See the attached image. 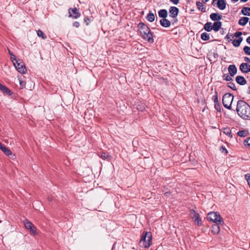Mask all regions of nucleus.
I'll return each instance as SVG.
<instances>
[{
    "label": "nucleus",
    "mask_w": 250,
    "mask_h": 250,
    "mask_svg": "<svg viewBox=\"0 0 250 250\" xmlns=\"http://www.w3.org/2000/svg\"><path fill=\"white\" fill-rule=\"evenodd\" d=\"M236 111L238 115L244 120H249L250 106L245 101L239 100L237 103Z\"/></svg>",
    "instance_id": "f257e3e1"
},
{
    "label": "nucleus",
    "mask_w": 250,
    "mask_h": 250,
    "mask_svg": "<svg viewBox=\"0 0 250 250\" xmlns=\"http://www.w3.org/2000/svg\"><path fill=\"white\" fill-rule=\"evenodd\" d=\"M138 27L140 35L143 39L150 43L154 42L153 33L151 32L147 25L141 22L138 24Z\"/></svg>",
    "instance_id": "f03ea898"
},
{
    "label": "nucleus",
    "mask_w": 250,
    "mask_h": 250,
    "mask_svg": "<svg viewBox=\"0 0 250 250\" xmlns=\"http://www.w3.org/2000/svg\"><path fill=\"white\" fill-rule=\"evenodd\" d=\"M152 242V234L150 232H144L141 236L140 243L145 248H149Z\"/></svg>",
    "instance_id": "7ed1b4c3"
},
{
    "label": "nucleus",
    "mask_w": 250,
    "mask_h": 250,
    "mask_svg": "<svg viewBox=\"0 0 250 250\" xmlns=\"http://www.w3.org/2000/svg\"><path fill=\"white\" fill-rule=\"evenodd\" d=\"M233 98V96L230 93H227L224 95L222 98V103L225 107L229 110L231 109V104Z\"/></svg>",
    "instance_id": "20e7f679"
},
{
    "label": "nucleus",
    "mask_w": 250,
    "mask_h": 250,
    "mask_svg": "<svg viewBox=\"0 0 250 250\" xmlns=\"http://www.w3.org/2000/svg\"><path fill=\"white\" fill-rule=\"evenodd\" d=\"M207 219L212 223H224L223 218L217 212H210L208 213Z\"/></svg>",
    "instance_id": "39448f33"
},
{
    "label": "nucleus",
    "mask_w": 250,
    "mask_h": 250,
    "mask_svg": "<svg viewBox=\"0 0 250 250\" xmlns=\"http://www.w3.org/2000/svg\"><path fill=\"white\" fill-rule=\"evenodd\" d=\"M13 63L19 72L21 74L25 73L27 70L24 63L21 60L18 59Z\"/></svg>",
    "instance_id": "423d86ee"
},
{
    "label": "nucleus",
    "mask_w": 250,
    "mask_h": 250,
    "mask_svg": "<svg viewBox=\"0 0 250 250\" xmlns=\"http://www.w3.org/2000/svg\"><path fill=\"white\" fill-rule=\"evenodd\" d=\"M169 12L170 14L169 17L173 18L174 20V22H172V24H174V22H177L178 21L177 17L179 12V9L176 7L171 6L169 8Z\"/></svg>",
    "instance_id": "0eeeda50"
},
{
    "label": "nucleus",
    "mask_w": 250,
    "mask_h": 250,
    "mask_svg": "<svg viewBox=\"0 0 250 250\" xmlns=\"http://www.w3.org/2000/svg\"><path fill=\"white\" fill-rule=\"evenodd\" d=\"M24 224L25 228L28 229L31 234L35 235L36 233V229L33 224L28 220H25L24 221Z\"/></svg>",
    "instance_id": "6e6552de"
},
{
    "label": "nucleus",
    "mask_w": 250,
    "mask_h": 250,
    "mask_svg": "<svg viewBox=\"0 0 250 250\" xmlns=\"http://www.w3.org/2000/svg\"><path fill=\"white\" fill-rule=\"evenodd\" d=\"M68 13L69 17H72L74 19H78L81 16V13L77 8H69Z\"/></svg>",
    "instance_id": "1a4fd4ad"
},
{
    "label": "nucleus",
    "mask_w": 250,
    "mask_h": 250,
    "mask_svg": "<svg viewBox=\"0 0 250 250\" xmlns=\"http://www.w3.org/2000/svg\"><path fill=\"white\" fill-rule=\"evenodd\" d=\"M224 223H215L212 225L211 227V232L214 234H217L220 230V225H223Z\"/></svg>",
    "instance_id": "9d476101"
},
{
    "label": "nucleus",
    "mask_w": 250,
    "mask_h": 250,
    "mask_svg": "<svg viewBox=\"0 0 250 250\" xmlns=\"http://www.w3.org/2000/svg\"><path fill=\"white\" fill-rule=\"evenodd\" d=\"M0 90L6 96H10L12 94V92L7 87L2 85L0 83Z\"/></svg>",
    "instance_id": "9b49d317"
},
{
    "label": "nucleus",
    "mask_w": 250,
    "mask_h": 250,
    "mask_svg": "<svg viewBox=\"0 0 250 250\" xmlns=\"http://www.w3.org/2000/svg\"><path fill=\"white\" fill-rule=\"evenodd\" d=\"M191 214L192 215V218L194 219V222H197L198 226H201L202 225V221L199 218L198 214L194 210L191 211Z\"/></svg>",
    "instance_id": "f8f14e48"
},
{
    "label": "nucleus",
    "mask_w": 250,
    "mask_h": 250,
    "mask_svg": "<svg viewBox=\"0 0 250 250\" xmlns=\"http://www.w3.org/2000/svg\"><path fill=\"white\" fill-rule=\"evenodd\" d=\"M0 149L8 156H10L11 155H12V151L9 149L7 148L5 146H4L0 142Z\"/></svg>",
    "instance_id": "ddd939ff"
},
{
    "label": "nucleus",
    "mask_w": 250,
    "mask_h": 250,
    "mask_svg": "<svg viewBox=\"0 0 250 250\" xmlns=\"http://www.w3.org/2000/svg\"><path fill=\"white\" fill-rule=\"evenodd\" d=\"M228 70L231 77H233L237 73V68L234 64H230L229 66Z\"/></svg>",
    "instance_id": "4468645a"
},
{
    "label": "nucleus",
    "mask_w": 250,
    "mask_h": 250,
    "mask_svg": "<svg viewBox=\"0 0 250 250\" xmlns=\"http://www.w3.org/2000/svg\"><path fill=\"white\" fill-rule=\"evenodd\" d=\"M160 23L161 26L166 28L169 27L171 25L170 21L166 18L162 19L160 20Z\"/></svg>",
    "instance_id": "2eb2a0df"
},
{
    "label": "nucleus",
    "mask_w": 250,
    "mask_h": 250,
    "mask_svg": "<svg viewBox=\"0 0 250 250\" xmlns=\"http://www.w3.org/2000/svg\"><path fill=\"white\" fill-rule=\"evenodd\" d=\"M235 81L237 83L240 85H243L247 83L246 79L241 76H237L236 77Z\"/></svg>",
    "instance_id": "dca6fc26"
},
{
    "label": "nucleus",
    "mask_w": 250,
    "mask_h": 250,
    "mask_svg": "<svg viewBox=\"0 0 250 250\" xmlns=\"http://www.w3.org/2000/svg\"><path fill=\"white\" fill-rule=\"evenodd\" d=\"M217 5L218 8L222 10L226 8V2L224 0H218Z\"/></svg>",
    "instance_id": "f3484780"
},
{
    "label": "nucleus",
    "mask_w": 250,
    "mask_h": 250,
    "mask_svg": "<svg viewBox=\"0 0 250 250\" xmlns=\"http://www.w3.org/2000/svg\"><path fill=\"white\" fill-rule=\"evenodd\" d=\"M221 25L222 22L221 21H215L212 25V30H213L215 32H217L221 28Z\"/></svg>",
    "instance_id": "a211bd4d"
},
{
    "label": "nucleus",
    "mask_w": 250,
    "mask_h": 250,
    "mask_svg": "<svg viewBox=\"0 0 250 250\" xmlns=\"http://www.w3.org/2000/svg\"><path fill=\"white\" fill-rule=\"evenodd\" d=\"M210 19L214 21H219L222 18V16L218 13H213L210 15Z\"/></svg>",
    "instance_id": "6ab92c4d"
},
{
    "label": "nucleus",
    "mask_w": 250,
    "mask_h": 250,
    "mask_svg": "<svg viewBox=\"0 0 250 250\" xmlns=\"http://www.w3.org/2000/svg\"><path fill=\"white\" fill-rule=\"evenodd\" d=\"M100 157L103 160H106L107 161H110L112 158V157L107 152H102Z\"/></svg>",
    "instance_id": "aec40b11"
},
{
    "label": "nucleus",
    "mask_w": 250,
    "mask_h": 250,
    "mask_svg": "<svg viewBox=\"0 0 250 250\" xmlns=\"http://www.w3.org/2000/svg\"><path fill=\"white\" fill-rule=\"evenodd\" d=\"M249 19L248 17H242L239 19L238 21V24L240 25L244 26L247 23V22L249 21Z\"/></svg>",
    "instance_id": "412c9836"
},
{
    "label": "nucleus",
    "mask_w": 250,
    "mask_h": 250,
    "mask_svg": "<svg viewBox=\"0 0 250 250\" xmlns=\"http://www.w3.org/2000/svg\"><path fill=\"white\" fill-rule=\"evenodd\" d=\"M158 15L162 19L166 18L167 17V12L166 9H161L158 11Z\"/></svg>",
    "instance_id": "4be33fe9"
},
{
    "label": "nucleus",
    "mask_w": 250,
    "mask_h": 250,
    "mask_svg": "<svg viewBox=\"0 0 250 250\" xmlns=\"http://www.w3.org/2000/svg\"><path fill=\"white\" fill-rule=\"evenodd\" d=\"M243 41V38L242 37H239L238 39H235L232 42V44L235 47H239L240 45L241 42Z\"/></svg>",
    "instance_id": "5701e85b"
},
{
    "label": "nucleus",
    "mask_w": 250,
    "mask_h": 250,
    "mask_svg": "<svg viewBox=\"0 0 250 250\" xmlns=\"http://www.w3.org/2000/svg\"><path fill=\"white\" fill-rule=\"evenodd\" d=\"M241 13L244 15L250 16V7H243L241 10Z\"/></svg>",
    "instance_id": "b1692460"
},
{
    "label": "nucleus",
    "mask_w": 250,
    "mask_h": 250,
    "mask_svg": "<svg viewBox=\"0 0 250 250\" xmlns=\"http://www.w3.org/2000/svg\"><path fill=\"white\" fill-rule=\"evenodd\" d=\"M148 21L150 22H153L155 20L154 14L151 12H149L146 17Z\"/></svg>",
    "instance_id": "393cba45"
},
{
    "label": "nucleus",
    "mask_w": 250,
    "mask_h": 250,
    "mask_svg": "<svg viewBox=\"0 0 250 250\" xmlns=\"http://www.w3.org/2000/svg\"><path fill=\"white\" fill-rule=\"evenodd\" d=\"M212 25L211 22H208L204 25V30L208 32L212 30Z\"/></svg>",
    "instance_id": "a878e982"
},
{
    "label": "nucleus",
    "mask_w": 250,
    "mask_h": 250,
    "mask_svg": "<svg viewBox=\"0 0 250 250\" xmlns=\"http://www.w3.org/2000/svg\"><path fill=\"white\" fill-rule=\"evenodd\" d=\"M203 0H197L196 5L199 10L203 11Z\"/></svg>",
    "instance_id": "bb28decb"
},
{
    "label": "nucleus",
    "mask_w": 250,
    "mask_h": 250,
    "mask_svg": "<svg viewBox=\"0 0 250 250\" xmlns=\"http://www.w3.org/2000/svg\"><path fill=\"white\" fill-rule=\"evenodd\" d=\"M37 34L39 37H41L43 40H45L47 38L46 35L40 29L37 31Z\"/></svg>",
    "instance_id": "cd10ccee"
},
{
    "label": "nucleus",
    "mask_w": 250,
    "mask_h": 250,
    "mask_svg": "<svg viewBox=\"0 0 250 250\" xmlns=\"http://www.w3.org/2000/svg\"><path fill=\"white\" fill-rule=\"evenodd\" d=\"M8 52L10 55L11 60L13 63L18 60L16 59L15 55L9 49H8Z\"/></svg>",
    "instance_id": "c85d7f7f"
},
{
    "label": "nucleus",
    "mask_w": 250,
    "mask_h": 250,
    "mask_svg": "<svg viewBox=\"0 0 250 250\" xmlns=\"http://www.w3.org/2000/svg\"><path fill=\"white\" fill-rule=\"evenodd\" d=\"M246 67H247V63H242L240 65V70L243 72L245 73L246 70Z\"/></svg>",
    "instance_id": "c756f323"
},
{
    "label": "nucleus",
    "mask_w": 250,
    "mask_h": 250,
    "mask_svg": "<svg viewBox=\"0 0 250 250\" xmlns=\"http://www.w3.org/2000/svg\"><path fill=\"white\" fill-rule=\"evenodd\" d=\"M223 77V79L226 81H232L233 80V79L231 78V76L227 74H224Z\"/></svg>",
    "instance_id": "7c9ffc66"
},
{
    "label": "nucleus",
    "mask_w": 250,
    "mask_h": 250,
    "mask_svg": "<svg viewBox=\"0 0 250 250\" xmlns=\"http://www.w3.org/2000/svg\"><path fill=\"white\" fill-rule=\"evenodd\" d=\"M223 132L226 134L227 135L230 137L232 136L231 135V131L230 129L229 128H225L224 129Z\"/></svg>",
    "instance_id": "2f4dec72"
},
{
    "label": "nucleus",
    "mask_w": 250,
    "mask_h": 250,
    "mask_svg": "<svg viewBox=\"0 0 250 250\" xmlns=\"http://www.w3.org/2000/svg\"><path fill=\"white\" fill-rule=\"evenodd\" d=\"M243 51L246 54L250 55V47L245 46L243 48Z\"/></svg>",
    "instance_id": "473e14b6"
},
{
    "label": "nucleus",
    "mask_w": 250,
    "mask_h": 250,
    "mask_svg": "<svg viewBox=\"0 0 250 250\" xmlns=\"http://www.w3.org/2000/svg\"><path fill=\"white\" fill-rule=\"evenodd\" d=\"M228 86L233 90H236L235 84L232 82H229L228 83Z\"/></svg>",
    "instance_id": "72a5a7b5"
},
{
    "label": "nucleus",
    "mask_w": 250,
    "mask_h": 250,
    "mask_svg": "<svg viewBox=\"0 0 250 250\" xmlns=\"http://www.w3.org/2000/svg\"><path fill=\"white\" fill-rule=\"evenodd\" d=\"M237 135L240 137H245L246 132L245 130H240L237 132Z\"/></svg>",
    "instance_id": "f704fd0d"
},
{
    "label": "nucleus",
    "mask_w": 250,
    "mask_h": 250,
    "mask_svg": "<svg viewBox=\"0 0 250 250\" xmlns=\"http://www.w3.org/2000/svg\"><path fill=\"white\" fill-rule=\"evenodd\" d=\"M220 150L222 153H224L226 155L228 153L227 149L223 146L220 147Z\"/></svg>",
    "instance_id": "c9c22d12"
},
{
    "label": "nucleus",
    "mask_w": 250,
    "mask_h": 250,
    "mask_svg": "<svg viewBox=\"0 0 250 250\" xmlns=\"http://www.w3.org/2000/svg\"><path fill=\"white\" fill-rule=\"evenodd\" d=\"M230 37H233V35L228 33L225 37V39L227 42H230L232 41L231 39H230Z\"/></svg>",
    "instance_id": "e433bc0d"
},
{
    "label": "nucleus",
    "mask_w": 250,
    "mask_h": 250,
    "mask_svg": "<svg viewBox=\"0 0 250 250\" xmlns=\"http://www.w3.org/2000/svg\"><path fill=\"white\" fill-rule=\"evenodd\" d=\"M215 108L219 112H221V106L219 103L215 104Z\"/></svg>",
    "instance_id": "4c0bfd02"
},
{
    "label": "nucleus",
    "mask_w": 250,
    "mask_h": 250,
    "mask_svg": "<svg viewBox=\"0 0 250 250\" xmlns=\"http://www.w3.org/2000/svg\"><path fill=\"white\" fill-rule=\"evenodd\" d=\"M242 35V33L241 32H236L233 35V37H235L236 38L241 37L240 36Z\"/></svg>",
    "instance_id": "58836bf2"
},
{
    "label": "nucleus",
    "mask_w": 250,
    "mask_h": 250,
    "mask_svg": "<svg viewBox=\"0 0 250 250\" xmlns=\"http://www.w3.org/2000/svg\"><path fill=\"white\" fill-rule=\"evenodd\" d=\"M209 38V34L204 32V41H208Z\"/></svg>",
    "instance_id": "ea45409f"
},
{
    "label": "nucleus",
    "mask_w": 250,
    "mask_h": 250,
    "mask_svg": "<svg viewBox=\"0 0 250 250\" xmlns=\"http://www.w3.org/2000/svg\"><path fill=\"white\" fill-rule=\"evenodd\" d=\"M244 144L250 147V138H249L247 140L244 141Z\"/></svg>",
    "instance_id": "a19ab883"
},
{
    "label": "nucleus",
    "mask_w": 250,
    "mask_h": 250,
    "mask_svg": "<svg viewBox=\"0 0 250 250\" xmlns=\"http://www.w3.org/2000/svg\"><path fill=\"white\" fill-rule=\"evenodd\" d=\"M213 98H214V102L215 104L216 103H218V96H217V93H216V94L213 96Z\"/></svg>",
    "instance_id": "79ce46f5"
},
{
    "label": "nucleus",
    "mask_w": 250,
    "mask_h": 250,
    "mask_svg": "<svg viewBox=\"0 0 250 250\" xmlns=\"http://www.w3.org/2000/svg\"><path fill=\"white\" fill-rule=\"evenodd\" d=\"M80 23L78 21H75L73 23V26L77 28H78L80 26Z\"/></svg>",
    "instance_id": "37998d69"
},
{
    "label": "nucleus",
    "mask_w": 250,
    "mask_h": 250,
    "mask_svg": "<svg viewBox=\"0 0 250 250\" xmlns=\"http://www.w3.org/2000/svg\"><path fill=\"white\" fill-rule=\"evenodd\" d=\"M245 178L248 183L249 187L250 188V176H248L247 175H245Z\"/></svg>",
    "instance_id": "c03bdc74"
},
{
    "label": "nucleus",
    "mask_w": 250,
    "mask_h": 250,
    "mask_svg": "<svg viewBox=\"0 0 250 250\" xmlns=\"http://www.w3.org/2000/svg\"><path fill=\"white\" fill-rule=\"evenodd\" d=\"M89 19L88 17H85L84 18V21L86 22V25H88L89 24L88 21H89Z\"/></svg>",
    "instance_id": "a18cd8bd"
},
{
    "label": "nucleus",
    "mask_w": 250,
    "mask_h": 250,
    "mask_svg": "<svg viewBox=\"0 0 250 250\" xmlns=\"http://www.w3.org/2000/svg\"><path fill=\"white\" fill-rule=\"evenodd\" d=\"M169 1L175 5L178 4L179 2V0H169Z\"/></svg>",
    "instance_id": "49530a36"
},
{
    "label": "nucleus",
    "mask_w": 250,
    "mask_h": 250,
    "mask_svg": "<svg viewBox=\"0 0 250 250\" xmlns=\"http://www.w3.org/2000/svg\"><path fill=\"white\" fill-rule=\"evenodd\" d=\"M246 71H245V73H247L248 72H250V65H248L247 64V67H246Z\"/></svg>",
    "instance_id": "de8ad7c7"
},
{
    "label": "nucleus",
    "mask_w": 250,
    "mask_h": 250,
    "mask_svg": "<svg viewBox=\"0 0 250 250\" xmlns=\"http://www.w3.org/2000/svg\"><path fill=\"white\" fill-rule=\"evenodd\" d=\"M20 84L22 88H23L25 86V83L24 82L21 81H20Z\"/></svg>",
    "instance_id": "09e8293b"
},
{
    "label": "nucleus",
    "mask_w": 250,
    "mask_h": 250,
    "mask_svg": "<svg viewBox=\"0 0 250 250\" xmlns=\"http://www.w3.org/2000/svg\"><path fill=\"white\" fill-rule=\"evenodd\" d=\"M244 61L245 62H247L248 63H250V59H249L248 57H244Z\"/></svg>",
    "instance_id": "8fccbe9b"
},
{
    "label": "nucleus",
    "mask_w": 250,
    "mask_h": 250,
    "mask_svg": "<svg viewBox=\"0 0 250 250\" xmlns=\"http://www.w3.org/2000/svg\"><path fill=\"white\" fill-rule=\"evenodd\" d=\"M203 29H202L201 31H200L199 33H200V37L201 39L203 40V33H201Z\"/></svg>",
    "instance_id": "3c124183"
},
{
    "label": "nucleus",
    "mask_w": 250,
    "mask_h": 250,
    "mask_svg": "<svg viewBox=\"0 0 250 250\" xmlns=\"http://www.w3.org/2000/svg\"><path fill=\"white\" fill-rule=\"evenodd\" d=\"M246 41L247 43L250 44V36L247 39Z\"/></svg>",
    "instance_id": "603ef678"
},
{
    "label": "nucleus",
    "mask_w": 250,
    "mask_h": 250,
    "mask_svg": "<svg viewBox=\"0 0 250 250\" xmlns=\"http://www.w3.org/2000/svg\"><path fill=\"white\" fill-rule=\"evenodd\" d=\"M247 92H248V94H250V86L249 87Z\"/></svg>",
    "instance_id": "864d4df0"
},
{
    "label": "nucleus",
    "mask_w": 250,
    "mask_h": 250,
    "mask_svg": "<svg viewBox=\"0 0 250 250\" xmlns=\"http://www.w3.org/2000/svg\"><path fill=\"white\" fill-rule=\"evenodd\" d=\"M238 0H231V1L233 2H236L238 1Z\"/></svg>",
    "instance_id": "5fc2aeb1"
},
{
    "label": "nucleus",
    "mask_w": 250,
    "mask_h": 250,
    "mask_svg": "<svg viewBox=\"0 0 250 250\" xmlns=\"http://www.w3.org/2000/svg\"><path fill=\"white\" fill-rule=\"evenodd\" d=\"M242 2H246L248 0H240Z\"/></svg>",
    "instance_id": "6e6d98bb"
},
{
    "label": "nucleus",
    "mask_w": 250,
    "mask_h": 250,
    "mask_svg": "<svg viewBox=\"0 0 250 250\" xmlns=\"http://www.w3.org/2000/svg\"><path fill=\"white\" fill-rule=\"evenodd\" d=\"M221 33L222 34H224L225 32L224 31H221Z\"/></svg>",
    "instance_id": "4d7b16f0"
},
{
    "label": "nucleus",
    "mask_w": 250,
    "mask_h": 250,
    "mask_svg": "<svg viewBox=\"0 0 250 250\" xmlns=\"http://www.w3.org/2000/svg\"><path fill=\"white\" fill-rule=\"evenodd\" d=\"M216 0H213V3H212V4L214 5V2H215Z\"/></svg>",
    "instance_id": "13d9d810"
},
{
    "label": "nucleus",
    "mask_w": 250,
    "mask_h": 250,
    "mask_svg": "<svg viewBox=\"0 0 250 250\" xmlns=\"http://www.w3.org/2000/svg\"><path fill=\"white\" fill-rule=\"evenodd\" d=\"M209 0H205V1H204V3L207 1H208Z\"/></svg>",
    "instance_id": "bf43d9fd"
},
{
    "label": "nucleus",
    "mask_w": 250,
    "mask_h": 250,
    "mask_svg": "<svg viewBox=\"0 0 250 250\" xmlns=\"http://www.w3.org/2000/svg\"><path fill=\"white\" fill-rule=\"evenodd\" d=\"M49 201H52V199L50 198V199H48Z\"/></svg>",
    "instance_id": "052dcab7"
}]
</instances>
